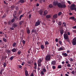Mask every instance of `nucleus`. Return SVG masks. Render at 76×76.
Wrapping results in <instances>:
<instances>
[{"mask_svg": "<svg viewBox=\"0 0 76 76\" xmlns=\"http://www.w3.org/2000/svg\"><path fill=\"white\" fill-rule=\"evenodd\" d=\"M53 6H57L59 8H63L64 9L66 7V5L65 4H62L60 2H58V1H54L53 2Z\"/></svg>", "mask_w": 76, "mask_h": 76, "instance_id": "1", "label": "nucleus"}, {"mask_svg": "<svg viewBox=\"0 0 76 76\" xmlns=\"http://www.w3.org/2000/svg\"><path fill=\"white\" fill-rule=\"evenodd\" d=\"M76 6L75 5V4H72V5H71L70 7V9L71 10H75V12H76Z\"/></svg>", "mask_w": 76, "mask_h": 76, "instance_id": "2", "label": "nucleus"}, {"mask_svg": "<svg viewBox=\"0 0 76 76\" xmlns=\"http://www.w3.org/2000/svg\"><path fill=\"white\" fill-rule=\"evenodd\" d=\"M46 61H48L51 60V54L47 55L45 57Z\"/></svg>", "mask_w": 76, "mask_h": 76, "instance_id": "3", "label": "nucleus"}, {"mask_svg": "<svg viewBox=\"0 0 76 76\" xmlns=\"http://www.w3.org/2000/svg\"><path fill=\"white\" fill-rule=\"evenodd\" d=\"M41 62H42V59L40 58L39 59L37 62V64L39 67H40L41 66Z\"/></svg>", "mask_w": 76, "mask_h": 76, "instance_id": "4", "label": "nucleus"}, {"mask_svg": "<svg viewBox=\"0 0 76 76\" xmlns=\"http://www.w3.org/2000/svg\"><path fill=\"white\" fill-rule=\"evenodd\" d=\"M64 39H69V36L66 33H64Z\"/></svg>", "mask_w": 76, "mask_h": 76, "instance_id": "5", "label": "nucleus"}, {"mask_svg": "<svg viewBox=\"0 0 76 76\" xmlns=\"http://www.w3.org/2000/svg\"><path fill=\"white\" fill-rule=\"evenodd\" d=\"M72 44L73 45H76V37L72 39Z\"/></svg>", "mask_w": 76, "mask_h": 76, "instance_id": "6", "label": "nucleus"}, {"mask_svg": "<svg viewBox=\"0 0 76 76\" xmlns=\"http://www.w3.org/2000/svg\"><path fill=\"white\" fill-rule=\"evenodd\" d=\"M40 23H41L40 22V21H39V20H38L36 22V23L35 24V26H38L40 25Z\"/></svg>", "mask_w": 76, "mask_h": 76, "instance_id": "7", "label": "nucleus"}, {"mask_svg": "<svg viewBox=\"0 0 76 76\" xmlns=\"http://www.w3.org/2000/svg\"><path fill=\"white\" fill-rule=\"evenodd\" d=\"M44 72H46V69L45 68H43L42 69V71L41 72V74L42 75H44Z\"/></svg>", "mask_w": 76, "mask_h": 76, "instance_id": "8", "label": "nucleus"}, {"mask_svg": "<svg viewBox=\"0 0 76 76\" xmlns=\"http://www.w3.org/2000/svg\"><path fill=\"white\" fill-rule=\"evenodd\" d=\"M69 19H72L73 21H76V19L75 18V17L74 16L71 17L69 18Z\"/></svg>", "mask_w": 76, "mask_h": 76, "instance_id": "9", "label": "nucleus"}, {"mask_svg": "<svg viewBox=\"0 0 76 76\" xmlns=\"http://www.w3.org/2000/svg\"><path fill=\"white\" fill-rule=\"evenodd\" d=\"M64 30L63 29H61L60 30V33L61 34V35H62L63 34V33H64Z\"/></svg>", "mask_w": 76, "mask_h": 76, "instance_id": "10", "label": "nucleus"}, {"mask_svg": "<svg viewBox=\"0 0 76 76\" xmlns=\"http://www.w3.org/2000/svg\"><path fill=\"white\" fill-rule=\"evenodd\" d=\"M11 51L13 53H15V52H16V51H17V49H16V48H14L12 49Z\"/></svg>", "mask_w": 76, "mask_h": 76, "instance_id": "11", "label": "nucleus"}, {"mask_svg": "<svg viewBox=\"0 0 76 76\" xmlns=\"http://www.w3.org/2000/svg\"><path fill=\"white\" fill-rule=\"evenodd\" d=\"M56 61H52L51 62V64L52 65H53L54 66V65H56Z\"/></svg>", "mask_w": 76, "mask_h": 76, "instance_id": "12", "label": "nucleus"}, {"mask_svg": "<svg viewBox=\"0 0 76 76\" xmlns=\"http://www.w3.org/2000/svg\"><path fill=\"white\" fill-rule=\"evenodd\" d=\"M12 25L13 26V27L14 28H16V27H18V25H17V24L16 23H13Z\"/></svg>", "mask_w": 76, "mask_h": 76, "instance_id": "13", "label": "nucleus"}, {"mask_svg": "<svg viewBox=\"0 0 76 76\" xmlns=\"http://www.w3.org/2000/svg\"><path fill=\"white\" fill-rule=\"evenodd\" d=\"M25 76H28V75H29V74H28V71L26 70L25 72Z\"/></svg>", "mask_w": 76, "mask_h": 76, "instance_id": "14", "label": "nucleus"}, {"mask_svg": "<svg viewBox=\"0 0 76 76\" xmlns=\"http://www.w3.org/2000/svg\"><path fill=\"white\" fill-rule=\"evenodd\" d=\"M39 15H42V13H43V11L42 10H40L39 11Z\"/></svg>", "mask_w": 76, "mask_h": 76, "instance_id": "15", "label": "nucleus"}, {"mask_svg": "<svg viewBox=\"0 0 76 76\" xmlns=\"http://www.w3.org/2000/svg\"><path fill=\"white\" fill-rule=\"evenodd\" d=\"M53 18L54 19H56L57 18V14H55L53 15Z\"/></svg>", "mask_w": 76, "mask_h": 76, "instance_id": "16", "label": "nucleus"}, {"mask_svg": "<svg viewBox=\"0 0 76 76\" xmlns=\"http://www.w3.org/2000/svg\"><path fill=\"white\" fill-rule=\"evenodd\" d=\"M62 56H64L65 57H67L68 56V55L66 53H62Z\"/></svg>", "mask_w": 76, "mask_h": 76, "instance_id": "17", "label": "nucleus"}, {"mask_svg": "<svg viewBox=\"0 0 76 76\" xmlns=\"http://www.w3.org/2000/svg\"><path fill=\"white\" fill-rule=\"evenodd\" d=\"M63 50V48L62 47H60V48L58 49V51H62Z\"/></svg>", "mask_w": 76, "mask_h": 76, "instance_id": "18", "label": "nucleus"}, {"mask_svg": "<svg viewBox=\"0 0 76 76\" xmlns=\"http://www.w3.org/2000/svg\"><path fill=\"white\" fill-rule=\"evenodd\" d=\"M32 33H34L36 34V30L35 29H33L31 31Z\"/></svg>", "mask_w": 76, "mask_h": 76, "instance_id": "19", "label": "nucleus"}, {"mask_svg": "<svg viewBox=\"0 0 76 76\" xmlns=\"http://www.w3.org/2000/svg\"><path fill=\"white\" fill-rule=\"evenodd\" d=\"M23 23H24V21L23 20H21L19 23V24L20 25H22V24Z\"/></svg>", "mask_w": 76, "mask_h": 76, "instance_id": "20", "label": "nucleus"}, {"mask_svg": "<svg viewBox=\"0 0 76 76\" xmlns=\"http://www.w3.org/2000/svg\"><path fill=\"white\" fill-rule=\"evenodd\" d=\"M21 53H22V52H21L20 50H18L17 53V54L18 55H20Z\"/></svg>", "mask_w": 76, "mask_h": 76, "instance_id": "21", "label": "nucleus"}, {"mask_svg": "<svg viewBox=\"0 0 76 76\" xmlns=\"http://www.w3.org/2000/svg\"><path fill=\"white\" fill-rule=\"evenodd\" d=\"M46 18L47 19H49V18H51V16H50V15H47L46 16Z\"/></svg>", "mask_w": 76, "mask_h": 76, "instance_id": "22", "label": "nucleus"}, {"mask_svg": "<svg viewBox=\"0 0 76 76\" xmlns=\"http://www.w3.org/2000/svg\"><path fill=\"white\" fill-rule=\"evenodd\" d=\"M49 7L50 8H52V7H53V6L52 4H50L49 5Z\"/></svg>", "mask_w": 76, "mask_h": 76, "instance_id": "23", "label": "nucleus"}, {"mask_svg": "<svg viewBox=\"0 0 76 76\" xmlns=\"http://www.w3.org/2000/svg\"><path fill=\"white\" fill-rule=\"evenodd\" d=\"M14 58H15V56H12L10 58V60H11V61H12V60H13V59Z\"/></svg>", "mask_w": 76, "mask_h": 76, "instance_id": "24", "label": "nucleus"}, {"mask_svg": "<svg viewBox=\"0 0 76 76\" xmlns=\"http://www.w3.org/2000/svg\"><path fill=\"white\" fill-rule=\"evenodd\" d=\"M19 1L21 3H23L25 2L24 0H20Z\"/></svg>", "mask_w": 76, "mask_h": 76, "instance_id": "25", "label": "nucleus"}, {"mask_svg": "<svg viewBox=\"0 0 76 76\" xmlns=\"http://www.w3.org/2000/svg\"><path fill=\"white\" fill-rule=\"evenodd\" d=\"M40 47L42 50H43L44 48V46L43 45H41Z\"/></svg>", "mask_w": 76, "mask_h": 76, "instance_id": "26", "label": "nucleus"}, {"mask_svg": "<svg viewBox=\"0 0 76 76\" xmlns=\"http://www.w3.org/2000/svg\"><path fill=\"white\" fill-rule=\"evenodd\" d=\"M59 43L60 44V45H63V44H62L63 42L61 41H59Z\"/></svg>", "mask_w": 76, "mask_h": 76, "instance_id": "27", "label": "nucleus"}, {"mask_svg": "<svg viewBox=\"0 0 76 76\" xmlns=\"http://www.w3.org/2000/svg\"><path fill=\"white\" fill-rule=\"evenodd\" d=\"M48 12H45V11H44L43 12V15H44V16H45V15H46L48 14Z\"/></svg>", "mask_w": 76, "mask_h": 76, "instance_id": "28", "label": "nucleus"}, {"mask_svg": "<svg viewBox=\"0 0 76 76\" xmlns=\"http://www.w3.org/2000/svg\"><path fill=\"white\" fill-rule=\"evenodd\" d=\"M16 43L15 42L14 43L12 44V46L14 47H15L16 46Z\"/></svg>", "mask_w": 76, "mask_h": 76, "instance_id": "29", "label": "nucleus"}, {"mask_svg": "<svg viewBox=\"0 0 76 76\" xmlns=\"http://www.w3.org/2000/svg\"><path fill=\"white\" fill-rule=\"evenodd\" d=\"M7 58V56H5L4 57H2V58L3 59H4V60H5V59H6V58Z\"/></svg>", "mask_w": 76, "mask_h": 76, "instance_id": "30", "label": "nucleus"}, {"mask_svg": "<svg viewBox=\"0 0 76 76\" xmlns=\"http://www.w3.org/2000/svg\"><path fill=\"white\" fill-rule=\"evenodd\" d=\"M6 14H4L3 16L2 17V18H6Z\"/></svg>", "mask_w": 76, "mask_h": 76, "instance_id": "31", "label": "nucleus"}, {"mask_svg": "<svg viewBox=\"0 0 76 76\" xmlns=\"http://www.w3.org/2000/svg\"><path fill=\"white\" fill-rule=\"evenodd\" d=\"M62 66H61V65H59L58 66V69H61Z\"/></svg>", "mask_w": 76, "mask_h": 76, "instance_id": "32", "label": "nucleus"}, {"mask_svg": "<svg viewBox=\"0 0 76 76\" xmlns=\"http://www.w3.org/2000/svg\"><path fill=\"white\" fill-rule=\"evenodd\" d=\"M22 41L23 44H25V43L26 42V41H25L24 40H23L22 41H21V42Z\"/></svg>", "mask_w": 76, "mask_h": 76, "instance_id": "33", "label": "nucleus"}, {"mask_svg": "<svg viewBox=\"0 0 76 76\" xmlns=\"http://www.w3.org/2000/svg\"><path fill=\"white\" fill-rule=\"evenodd\" d=\"M11 8L12 10H14V9H15V6H11Z\"/></svg>", "mask_w": 76, "mask_h": 76, "instance_id": "34", "label": "nucleus"}, {"mask_svg": "<svg viewBox=\"0 0 76 76\" xmlns=\"http://www.w3.org/2000/svg\"><path fill=\"white\" fill-rule=\"evenodd\" d=\"M58 25H59V26H61V22H59L58 23Z\"/></svg>", "mask_w": 76, "mask_h": 76, "instance_id": "35", "label": "nucleus"}, {"mask_svg": "<svg viewBox=\"0 0 76 76\" xmlns=\"http://www.w3.org/2000/svg\"><path fill=\"white\" fill-rule=\"evenodd\" d=\"M15 22V18H13L12 20H11V22H12V23H13Z\"/></svg>", "mask_w": 76, "mask_h": 76, "instance_id": "36", "label": "nucleus"}, {"mask_svg": "<svg viewBox=\"0 0 76 76\" xmlns=\"http://www.w3.org/2000/svg\"><path fill=\"white\" fill-rule=\"evenodd\" d=\"M6 53H8V54H9V53H10V50H7L6 51Z\"/></svg>", "mask_w": 76, "mask_h": 76, "instance_id": "37", "label": "nucleus"}, {"mask_svg": "<svg viewBox=\"0 0 76 76\" xmlns=\"http://www.w3.org/2000/svg\"><path fill=\"white\" fill-rule=\"evenodd\" d=\"M49 44V42L48 41H46L45 43V45H47Z\"/></svg>", "mask_w": 76, "mask_h": 76, "instance_id": "38", "label": "nucleus"}, {"mask_svg": "<svg viewBox=\"0 0 76 76\" xmlns=\"http://www.w3.org/2000/svg\"><path fill=\"white\" fill-rule=\"evenodd\" d=\"M27 33L28 34H30V31L29 30V29H28L27 30Z\"/></svg>", "mask_w": 76, "mask_h": 76, "instance_id": "39", "label": "nucleus"}, {"mask_svg": "<svg viewBox=\"0 0 76 76\" xmlns=\"http://www.w3.org/2000/svg\"><path fill=\"white\" fill-rule=\"evenodd\" d=\"M23 15H21L19 17V19H21L22 18V17H23Z\"/></svg>", "mask_w": 76, "mask_h": 76, "instance_id": "40", "label": "nucleus"}, {"mask_svg": "<svg viewBox=\"0 0 76 76\" xmlns=\"http://www.w3.org/2000/svg\"><path fill=\"white\" fill-rule=\"evenodd\" d=\"M62 14V12H60L58 13V16H60V15H61Z\"/></svg>", "mask_w": 76, "mask_h": 76, "instance_id": "41", "label": "nucleus"}, {"mask_svg": "<svg viewBox=\"0 0 76 76\" xmlns=\"http://www.w3.org/2000/svg\"><path fill=\"white\" fill-rule=\"evenodd\" d=\"M3 66L4 67H5L6 66V62H4L3 64Z\"/></svg>", "mask_w": 76, "mask_h": 76, "instance_id": "42", "label": "nucleus"}, {"mask_svg": "<svg viewBox=\"0 0 76 76\" xmlns=\"http://www.w3.org/2000/svg\"><path fill=\"white\" fill-rule=\"evenodd\" d=\"M52 22H53V23H54L56 22V20H55V19H53L52 20Z\"/></svg>", "mask_w": 76, "mask_h": 76, "instance_id": "43", "label": "nucleus"}, {"mask_svg": "<svg viewBox=\"0 0 76 76\" xmlns=\"http://www.w3.org/2000/svg\"><path fill=\"white\" fill-rule=\"evenodd\" d=\"M3 39L4 41V42H6L7 40H6V39L5 38H3Z\"/></svg>", "mask_w": 76, "mask_h": 76, "instance_id": "44", "label": "nucleus"}, {"mask_svg": "<svg viewBox=\"0 0 76 76\" xmlns=\"http://www.w3.org/2000/svg\"><path fill=\"white\" fill-rule=\"evenodd\" d=\"M52 68H53V69L54 70H55V69H56V66H52Z\"/></svg>", "mask_w": 76, "mask_h": 76, "instance_id": "45", "label": "nucleus"}, {"mask_svg": "<svg viewBox=\"0 0 76 76\" xmlns=\"http://www.w3.org/2000/svg\"><path fill=\"white\" fill-rule=\"evenodd\" d=\"M8 25H11V21H9L8 22Z\"/></svg>", "mask_w": 76, "mask_h": 76, "instance_id": "46", "label": "nucleus"}, {"mask_svg": "<svg viewBox=\"0 0 76 76\" xmlns=\"http://www.w3.org/2000/svg\"><path fill=\"white\" fill-rule=\"evenodd\" d=\"M4 4H7V5L8 4V3H7L6 2V1H4Z\"/></svg>", "mask_w": 76, "mask_h": 76, "instance_id": "47", "label": "nucleus"}, {"mask_svg": "<svg viewBox=\"0 0 76 76\" xmlns=\"http://www.w3.org/2000/svg\"><path fill=\"white\" fill-rule=\"evenodd\" d=\"M65 23L64 22L63 23V25H64V26H66V24L65 23Z\"/></svg>", "mask_w": 76, "mask_h": 76, "instance_id": "48", "label": "nucleus"}, {"mask_svg": "<svg viewBox=\"0 0 76 76\" xmlns=\"http://www.w3.org/2000/svg\"><path fill=\"white\" fill-rule=\"evenodd\" d=\"M72 74L74 75V74H75V71L73 70V71H72Z\"/></svg>", "mask_w": 76, "mask_h": 76, "instance_id": "49", "label": "nucleus"}, {"mask_svg": "<svg viewBox=\"0 0 76 76\" xmlns=\"http://www.w3.org/2000/svg\"><path fill=\"white\" fill-rule=\"evenodd\" d=\"M18 67H19V68L20 69V68H22V66L20 65H19L18 66Z\"/></svg>", "mask_w": 76, "mask_h": 76, "instance_id": "50", "label": "nucleus"}, {"mask_svg": "<svg viewBox=\"0 0 76 76\" xmlns=\"http://www.w3.org/2000/svg\"><path fill=\"white\" fill-rule=\"evenodd\" d=\"M16 12H14V13L13 14V16H16Z\"/></svg>", "mask_w": 76, "mask_h": 76, "instance_id": "51", "label": "nucleus"}, {"mask_svg": "<svg viewBox=\"0 0 76 76\" xmlns=\"http://www.w3.org/2000/svg\"><path fill=\"white\" fill-rule=\"evenodd\" d=\"M15 9L16 10H18V9H19V7H18V6H16L15 7Z\"/></svg>", "mask_w": 76, "mask_h": 76, "instance_id": "52", "label": "nucleus"}, {"mask_svg": "<svg viewBox=\"0 0 76 76\" xmlns=\"http://www.w3.org/2000/svg\"><path fill=\"white\" fill-rule=\"evenodd\" d=\"M67 66L69 67H70V66H71L70 65V64H68L67 65Z\"/></svg>", "mask_w": 76, "mask_h": 76, "instance_id": "53", "label": "nucleus"}, {"mask_svg": "<svg viewBox=\"0 0 76 76\" xmlns=\"http://www.w3.org/2000/svg\"><path fill=\"white\" fill-rule=\"evenodd\" d=\"M55 41H56V42H58V39L56 38L55 39Z\"/></svg>", "mask_w": 76, "mask_h": 76, "instance_id": "54", "label": "nucleus"}, {"mask_svg": "<svg viewBox=\"0 0 76 76\" xmlns=\"http://www.w3.org/2000/svg\"><path fill=\"white\" fill-rule=\"evenodd\" d=\"M67 3L68 4H71V2H70V1H67Z\"/></svg>", "mask_w": 76, "mask_h": 76, "instance_id": "55", "label": "nucleus"}, {"mask_svg": "<svg viewBox=\"0 0 76 76\" xmlns=\"http://www.w3.org/2000/svg\"><path fill=\"white\" fill-rule=\"evenodd\" d=\"M70 60L71 61H72V62L73 61V60L72 58H70Z\"/></svg>", "mask_w": 76, "mask_h": 76, "instance_id": "56", "label": "nucleus"}, {"mask_svg": "<svg viewBox=\"0 0 76 76\" xmlns=\"http://www.w3.org/2000/svg\"><path fill=\"white\" fill-rule=\"evenodd\" d=\"M13 16V18H14V19H16L17 18V17L16 16Z\"/></svg>", "mask_w": 76, "mask_h": 76, "instance_id": "57", "label": "nucleus"}, {"mask_svg": "<svg viewBox=\"0 0 76 76\" xmlns=\"http://www.w3.org/2000/svg\"><path fill=\"white\" fill-rule=\"evenodd\" d=\"M10 29L11 30H14V28H13L12 27H10Z\"/></svg>", "mask_w": 76, "mask_h": 76, "instance_id": "58", "label": "nucleus"}, {"mask_svg": "<svg viewBox=\"0 0 76 76\" xmlns=\"http://www.w3.org/2000/svg\"><path fill=\"white\" fill-rule=\"evenodd\" d=\"M69 39H67L66 41H67V42H70V41L69 40Z\"/></svg>", "mask_w": 76, "mask_h": 76, "instance_id": "59", "label": "nucleus"}, {"mask_svg": "<svg viewBox=\"0 0 76 76\" xmlns=\"http://www.w3.org/2000/svg\"><path fill=\"white\" fill-rule=\"evenodd\" d=\"M73 32H74V33H76V31L75 30H72Z\"/></svg>", "mask_w": 76, "mask_h": 76, "instance_id": "60", "label": "nucleus"}, {"mask_svg": "<svg viewBox=\"0 0 76 76\" xmlns=\"http://www.w3.org/2000/svg\"><path fill=\"white\" fill-rule=\"evenodd\" d=\"M30 76H34V74L33 73H31L30 75Z\"/></svg>", "mask_w": 76, "mask_h": 76, "instance_id": "61", "label": "nucleus"}, {"mask_svg": "<svg viewBox=\"0 0 76 76\" xmlns=\"http://www.w3.org/2000/svg\"><path fill=\"white\" fill-rule=\"evenodd\" d=\"M72 28L73 29H76V26L73 27Z\"/></svg>", "mask_w": 76, "mask_h": 76, "instance_id": "62", "label": "nucleus"}, {"mask_svg": "<svg viewBox=\"0 0 76 76\" xmlns=\"http://www.w3.org/2000/svg\"><path fill=\"white\" fill-rule=\"evenodd\" d=\"M67 34L68 35H70V33L69 32H67Z\"/></svg>", "mask_w": 76, "mask_h": 76, "instance_id": "63", "label": "nucleus"}, {"mask_svg": "<svg viewBox=\"0 0 76 76\" xmlns=\"http://www.w3.org/2000/svg\"><path fill=\"white\" fill-rule=\"evenodd\" d=\"M40 3H42V0H40Z\"/></svg>", "mask_w": 76, "mask_h": 76, "instance_id": "64", "label": "nucleus"}]
</instances>
